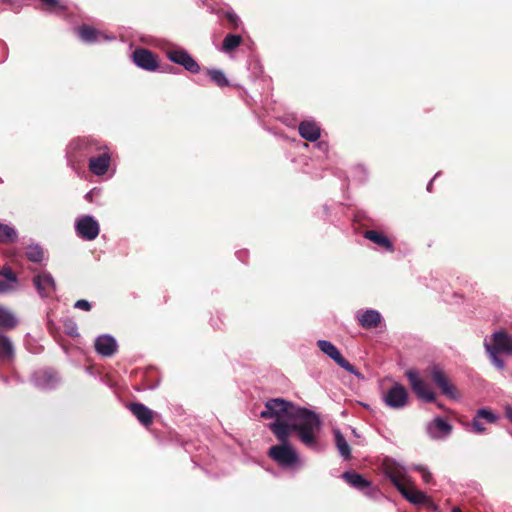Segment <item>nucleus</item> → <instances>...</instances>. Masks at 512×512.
I'll return each mask as SVG.
<instances>
[{
	"instance_id": "nucleus-2",
	"label": "nucleus",
	"mask_w": 512,
	"mask_h": 512,
	"mask_svg": "<svg viewBox=\"0 0 512 512\" xmlns=\"http://www.w3.org/2000/svg\"><path fill=\"white\" fill-rule=\"evenodd\" d=\"M281 444L272 446L268 451V456L282 467H293L298 461L297 452L289 445V438L285 441H279Z\"/></svg>"
},
{
	"instance_id": "nucleus-10",
	"label": "nucleus",
	"mask_w": 512,
	"mask_h": 512,
	"mask_svg": "<svg viewBox=\"0 0 512 512\" xmlns=\"http://www.w3.org/2000/svg\"><path fill=\"white\" fill-rule=\"evenodd\" d=\"M33 284L39 295L43 298L51 297L56 290L55 280L47 271H42L35 275L33 277Z\"/></svg>"
},
{
	"instance_id": "nucleus-26",
	"label": "nucleus",
	"mask_w": 512,
	"mask_h": 512,
	"mask_svg": "<svg viewBox=\"0 0 512 512\" xmlns=\"http://www.w3.org/2000/svg\"><path fill=\"white\" fill-rule=\"evenodd\" d=\"M207 75L211 79L213 83H215L219 87H226L229 85V80L227 79L225 73L217 68H209L206 71Z\"/></svg>"
},
{
	"instance_id": "nucleus-34",
	"label": "nucleus",
	"mask_w": 512,
	"mask_h": 512,
	"mask_svg": "<svg viewBox=\"0 0 512 512\" xmlns=\"http://www.w3.org/2000/svg\"><path fill=\"white\" fill-rule=\"evenodd\" d=\"M225 16L233 28H237L240 25L241 20L234 11H227Z\"/></svg>"
},
{
	"instance_id": "nucleus-20",
	"label": "nucleus",
	"mask_w": 512,
	"mask_h": 512,
	"mask_svg": "<svg viewBox=\"0 0 512 512\" xmlns=\"http://www.w3.org/2000/svg\"><path fill=\"white\" fill-rule=\"evenodd\" d=\"M387 477L399 491L404 485L411 481L402 468L389 466L386 469Z\"/></svg>"
},
{
	"instance_id": "nucleus-30",
	"label": "nucleus",
	"mask_w": 512,
	"mask_h": 512,
	"mask_svg": "<svg viewBox=\"0 0 512 512\" xmlns=\"http://www.w3.org/2000/svg\"><path fill=\"white\" fill-rule=\"evenodd\" d=\"M301 138L315 142L321 137V130H298Z\"/></svg>"
},
{
	"instance_id": "nucleus-24",
	"label": "nucleus",
	"mask_w": 512,
	"mask_h": 512,
	"mask_svg": "<svg viewBox=\"0 0 512 512\" xmlns=\"http://www.w3.org/2000/svg\"><path fill=\"white\" fill-rule=\"evenodd\" d=\"M336 447L344 459H350L351 449L343 434L336 430L334 432Z\"/></svg>"
},
{
	"instance_id": "nucleus-7",
	"label": "nucleus",
	"mask_w": 512,
	"mask_h": 512,
	"mask_svg": "<svg viewBox=\"0 0 512 512\" xmlns=\"http://www.w3.org/2000/svg\"><path fill=\"white\" fill-rule=\"evenodd\" d=\"M75 230L83 240L92 241L99 235L100 227L92 216L86 215L77 220Z\"/></svg>"
},
{
	"instance_id": "nucleus-27",
	"label": "nucleus",
	"mask_w": 512,
	"mask_h": 512,
	"mask_svg": "<svg viewBox=\"0 0 512 512\" xmlns=\"http://www.w3.org/2000/svg\"><path fill=\"white\" fill-rule=\"evenodd\" d=\"M242 43V37L237 34H227L222 43V51L229 53Z\"/></svg>"
},
{
	"instance_id": "nucleus-6",
	"label": "nucleus",
	"mask_w": 512,
	"mask_h": 512,
	"mask_svg": "<svg viewBox=\"0 0 512 512\" xmlns=\"http://www.w3.org/2000/svg\"><path fill=\"white\" fill-rule=\"evenodd\" d=\"M406 377L409 380L411 388L416 396L426 402H434L436 394L429 388L428 384L419 377L418 373L414 370H408Z\"/></svg>"
},
{
	"instance_id": "nucleus-13",
	"label": "nucleus",
	"mask_w": 512,
	"mask_h": 512,
	"mask_svg": "<svg viewBox=\"0 0 512 512\" xmlns=\"http://www.w3.org/2000/svg\"><path fill=\"white\" fill-rule=\"evenodd\" d=\"M399 492L406 500L415 505H422L430 502L429 497L424 492L418 490L412 481L406 483L403 488H400Z\"/></svg>"
},
{
	"instance_id": "nucleus-5",
	"label": "nucleus",
	"mask_w": 512,
	"mask_h": 512,
	"mask_svg": "<svg viewBox=\"0 0 512 512\" xmlns=\"http://www.w3.org/2000/svg\"><path fill=\"white\" fill-rule=\"evenodd\" d=\"M318 348L331 359H333L341 368L345 369L347 372L354 374L356 376H360L358 370L349 363L340 353L338 348L327 340H318L317 341Z\"/></svg>"
},
{
	"instance_id": "nucleus-15",
	"label": "nucleus",
	"mask_w": 512,
	"mask_h": 512,
	"mask_svg": "<svg viewBox=\"0 0 512 512\" xmlns=\"http://www.w3.org/2000/svg\"><path fill=\"white\" fill-rule=\"evenodd\" d=\"M78 36L84 43L87 44L114 39V37H107L97 29L87 25H83L78 29Z\"/></svg>"
},
{
	"instance_id": "nucleus-16",
	"label": "nucleus",
	"mask_w": 512,
	"mask_h": 512,
	"mask_svg": "<svg viewBox=\"0 0 512 512\" xmlns=\"http://www.w3.org/2000/svg\"><path fill=\"white\" fill-rule=\"evenodd\" d=\"M492 350L499 353L512 354V337H510L506 332L500 331L496 332L493 335V346Z\"/></svg>"
},
{
	"instance_id": "nucleus-22",
	"label": "nucleus",
	"mask_w": 512,
	"mask_h": 512,
	"mask_svg": "<svg viewBox=\"0 0 512 512\" xmlns=\"http://www.w3.org/2000/svg\"><path fill=\"white\" fill-rule=\"evenodd\" d=\"M14 357V348L11 340L4 334H0V362H9Z\"/></svg>"
},
{
	"instance_id": "nucleus-4",
	"label": "nucleus",
	"mask_w": 512,
	"mask_h": 512,
	"mask_svg": "<svg viewBox=\"0 0 512 512\" xmlns=\"http://www.w3.org/2000/svg\"><path fill=\"white\" fill-rule=\"evenodd\" d=\"M166 57L173 63L182 66L186 71L197 74L201 68L198 62L182 47H171L165 52Z\"/></svg>"
},
{
	"instance_id": "nucleus-39",
	"label": "nucleus",
	"mask_w": 512,
	"mask_h": 512,
	"mask_svg": "<svg viewBox=\"0 0 512 512\" xmlns=\"http://www.w3.org/2000/svg\"><path fill=\"white\" fill-rule=\"evenodd\" d=\"M506 417L509 419L510 422H512V407H508L506 409Z\"/></svg>"
},
{
	"instance_id": "nucleus-21",
	"label": "nucleus",
	"mask_w": 512,
	"mask_h": 512,
	"mask_svg": "<svg viewBox=\"0 0 512 512\" xmlns=\"http://www.w3.org/2000/svg\"><path fill=\"white\" fill-rule=\"evenodd\" d=\"M358 319L363 328L371 329L378 327L381 322V315L376 310H367Z\"/></svg>"
},
{
	"instance_id": "nucleus-19",
	"label": "nucleus",
	"mask_w": 512,
	"mask_h": 512,
	"mask_svg": "<svg viewBox=\"0 0 512 512\" xmlns=\"http://www.w3.org/2000/svg\"><path fill=\"white\" fill-rule=\"evenodd\" d=\"M342 478L352 487L366 491L371 487V482L365 479L361 474L354 471H346L342 474Z\"/></svg>"
},
{
	"instance_id": "nucleus-38",
	"label": "nucleus",
	"mask_w": 512,
	"mask_h": 512,
	"mask_svg": "<svg viewBox=\"0 0 512 512\" xmlns=\"http://www.w3.org/2000/svg\"><path fill=\"white\" fill-rule=\"evenodd\" d=\"M10 288L11 287L7 282L0 280V293H5L9 291Z\"/></svg>"
},
{
	"instance_id": "nucleus-35",
	"label": "nucleus",
	"mask_w": 512,
	"mask_h": 512,
	"mask_svg": "<svg viewBox=\"0 0 512 512\" xmlns=\"http://www.w3.org/2000/svg\"><path fill=\"white\" fill-rule=\"evenodd\" d=\"M297 128L304 129V128H320V127H319V125L317 124V122L313 118H308V119L302 120L298 124Z\"/></svg>"
},
{
	"instance_id": "nucleus-28",
	"label": "nucleus",
	"mask_w": 512,
	"mask_h": 512,
	"mask_svg": "<svg viewBox=\"0 0 512 512\" xmlns=\"http://www.w3.org/2000/svg\"><path fill=\"white\" fill-rule=\"evenodd\" d=\"M17 240V233L9 225L0 223V243H14Z\"/></svg>"
},
{
	"instance_id": "nucleus-29",
	"label": "nucleus",
	"mask_w": 512,
	"mask_h": 512,
	"mask_svg": "<svg viewBox=\"0 0 512 512\" xmlns=\"http://www.w3.org/2000/svg\"><path fill=\"white\" fill-rule=\"evenodd\" d=\"M25 256L28 260L39 263L43 260L44 252L41 247L35 245V246H29L26 249Z\"/></svg>"
},
{
	"instance_id": "nucleus-36",
	"label": "nucleus",
	"mask_w": 512,
	"mask_h": 512,
	"mask_svg": "<svg viewBox=\"0 0 512 512\" xmlns=\"http://www.w3.org/2000/svg\"><path fill=\"white\" fill-rule=\"evenodd\" d=\"M417 470L421 473L422 479L425 483H431L433 480L432 474L428 469L422 466H418Z\"/></svg>"
},
{
	"instance_id": "nucleus-12",
	"label": "nucleus",
	"mask_w": 512,
	"mask_h": 512,
	"mask_svg": "<svg viewBox=\"0 0 512 512\" xmlns=\"http://www.w3.org/2000/svg\"><path fill=\"white\" fill-rule=\"evenodd\" d=\"M127 408L144 427L152 425L156 414L153 410L140 402H131Z\"/></svg>"
},
{
	"instance_id": "nucleus-32",
	"label": "nucleus",
	"mask_w": 512,
	"mask_h": 512,
	"mask_svg": "<svg viewBox=\"0 0 512 512\" xmlns=\"http://www.w3.org/2000/svg\"><path fill=\"white\" fill-rule=\"evenodd\" d=\"M487 350L490 352V357H491V360H492L493 364L498 369H503L504 368V361L498 357L497 354L499 352H496V351L492 350L490 346H487Z\"/></svg>"
},
{
	"instance_id": "nucleus-11",
	"label": "nucleus",
	"mask_w": 512,
	"mask_h": 512,
	"mask_svg": "<svg viewBox=\"0 0 512 512\" xmlns=\"http://www.w3.org/2000/svg\"><path fill=\"white\" fill-rule=\"evenodd\" d=\"M498 420V416L487 408H481L476 412L470 424L471 431L476 434H482L486 431L485 423L493 424Z\"/></svg>"
},
{
	"instance_id": "nucleus-17",
	"label": "nucleus",
	"mask_w": 512,
	"mask_h": 512,
	"mask_svg": "<svg viewBox=\"0 0 512 512\" xmlns=\"http://www.w3.org/2000/svg\"><path fill=\"white\" fill-rule=\"evenodd\" d=\"M110 165V155L107 152L97 157H91L89 160V169L95 175H103L107 172Z\"/></svg>"
},
{
	"instance_id": "nucleus-25",
	"label": "nucleus",
	"mask_w": 512,
	"mask_h": 512,
	"mask_svg": "<svg viewBox=\"0 0 512 512\" xmlns=\"http://www.w3.org/2000/svg\"><path fill=\"white\" fill-rule=\"evenodd\" d=\"M17 325V319L6 308L0 306V328L14 329Z\"/></svg>"
},
{
	"instance_id": "nucleus-14",
	"label": "nucleus",
	"mask_w": 512,
	"mask_h": 512,
	"mask_svg": "<svg viewBox=\"0 0 512 512\" xmlns=\"http://www.w3.org/2000/svg\"><path fill=\"white\" fill-rule=\"evenodd\" d=\"M96 352L103 357H110L117 351V343L112 336L101 335L94 344Z\"/></svg>"
},
{
	"instance_id": "nucleus-8",
	"label": "nucleus",
	"mask_w": 512,
	"mask_h": 512,
	"mask_svg": "<svg viewBox=\"0 0 512 512\" xmlns=\"http://www.w3.org/2000/svg\"><path fill=\"white\" fill-rule=\"evenodd\" d=\"M134 64L146 71L154 72L159 68V62L152 51L146 48H137L132 53Z\"/></svg>"
},
{
	"instance_id": "nucleus-1",
	"label": "nucleus",
	"mask_w": 512,
	"mask_h": 512,
	"mask_svg": "<svg viewBox=\"0 0 512 512\" xmlns=\"http://www.w3.org/2000/svg\"><path fill=\"white\" fill-rule=\"evenodd\" d=\"M260 417L275 419L268 427L278 441H285L292 432H296L299 440L307 447H315L318 443L321 420L314 411L282 398H273L266 401Z\"/></svg>"
},
{
	"instance_id": "nucleus-33",
	"label": "nucleus",
	"mask_w": 512,
	"mask_h": 512,
	"mask_svg": "<svg viewBox=\"0 0 512 512\" xmlns=\"http://www.w3.org/2000/svg\"><path fill=\"white\" fill-rule=\"evenodd\" d=\"M41 1L51 8L58 9L61 11L67 10V5L62 3L61 0H41Z\"/></svg>"
},
{
	"instance_id": "nucleus-31",
	"label": "nucleus",
	"mask_w": 512,
	"mask_h": 512,
	"mask_svg": "<svg viewBox=\"0 0 512 512\" xmlns=\"http://www.w3.org/2000/svg\"><path fill=\"white\" fill-rule=\"evenodd\" d=\"M0 276H3L9 282H17V275L9 266H3L0 269Z\"/></svg>"
},
{
	"instance_id": "nucleus-40",
	"label": "nucleus",
	"mask_w": 512,
	"mask_h": 512,
	"mask_svg": "<svg viewBox=\"0 0 512 512\" xmlns=\"http://www.w3.org/2000/svg\"><path fill=\"white\" fill-rule=\"evenodd\" d=\"M0 2H1L2 4H6V5H11V6H13L14 4H16V2H17V1H16V0H0Z\"/></svg>"
},
{
	"instance_id": "nucleus-18",
	"label": "nucleus",
	"mask_w": 512,
	"mask_h": 512,
	"mask_svg": "<svg viewBox=\"0 0 512 512\" xmlns=\"http://www.w3.org/2000/svg\"><path fill=\"white\" fill-rule=\"evenodd\" d=\"M364 237L376 245L380 246L386 251L393 252L394 246L391 240L382 232L377 230H367L364 232Z\"/></svg>"
},
{
	"instance_id": "nucleus-9",
	"label": "nucleus",
	"mask_w": 512,
	"mask_h": 512,
	"mask_svg": "<svg viewBox=\"0 0 512 512\" xmlns=\"http://www.w3.org/2000/svg\"><path fill=\"white\" fill-rule=\"evenodd\" d=\"M384 400L387 406L400 409L405 407L408 403V392L402 384L394 383L387 391Z\"/></svg>"
},
{
	"instance_id": "nucleus-23",
	"label": "nucleus",
	"mask_w": 512,
	"mask_h": 512,
	"mask_svg": "<svg viewBox=\"0 0 512 512\" xmlns=\"http://www.w3.org/2000/svg\"><path fill=\"white\" fill-rule=\"evenodd\" d=\"M435 430L440 432L442 435H449L452 431V426L442 418L438 417L430 424L429 433L432 437H440L438 434H436Z\"/></svg>"
},
{
	"instance_id": "nucleus-3",
	"label": "nucleus",
	"mask_w": 512,
	"mask_h": 512,
	"mask_svg": "<svg viewBox=\"0 0 512 512\" xmlns=\"http://www.w3.org/2000/svg\"><path fill=\"white\" fill-rule=\"evenodd\" d=\"M426 373L443 395L450 399L458 398L457 388L451 383L449 377L439 365L429 366Z\"/></svg>"
},
{
	"instance_id": "nucleus-37",
	"label": "nucleus",
	"mask_w": 512,
	"mask_h": 512,
	"mask_svg": "<svg viewBox=\"0 0 512 512\" xmlns=\"http://www.w3.org/2000/svg\"><path fill=\"white\" fill-rule=\"evenodd\" d=\"M75 307L85 310V311H90L92 308L91 304L87 300H84V299L78 300L75 303Z\"/></svg>"
}]
</instances>
